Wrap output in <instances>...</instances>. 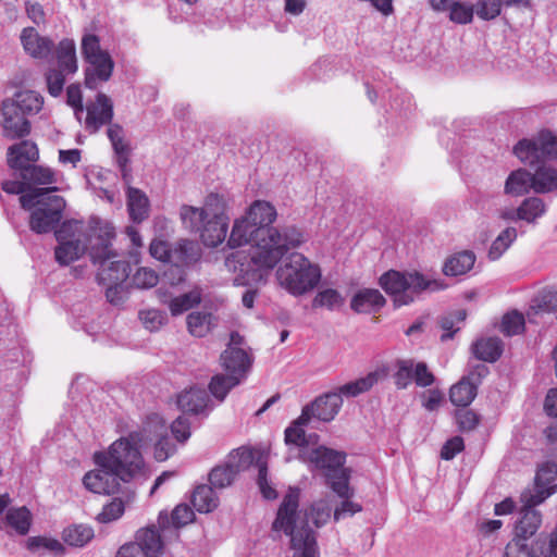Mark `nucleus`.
<instances>
[{
    "mask_svg": "<svg viewBox=\"0 0 557 557\" xmlns=\"http://www.w3.org/2000/svg\"><path fill=\"white\" fill-rule=\"evenodd\" d=\"M38 158V147L30 140H22L8 149V164L20 173L30 166L32 162H36Z\"/></svg>",
    "mask_w": 557,
    "mask_h": 557,
    "instance_id": "obj_24",
    "label": "nucleus"
},
{
    "mask_svg": "<svg viewBox=\"0 0 557 557\" xmlns=\"http://www.w3.org/2000/svg\"><path fill=\"white\" fill-rule=\"evenodd\" d=\"M5 520L18 534L28 533L32 524V513L26 507L12 508L7 512Z\"/></svg>",
    "mask_w": 557,
    "mask_h": 557,
    "instance_id": "obj_47",
    "label": "nucleus"
},
{
    "mask_svg": "<svg viewBox=\"0 0 557 557\" xmlns=\"http://www.w3.org/2000/svg\"><path fill=\"white\" fill-rule=\"evenodd\" d=\"M433 10L448 12L449 20L461 25L471 23L475 12L473 4L455 0H435Z\"/></svg>",
    "mask_w": 557,
    "mask_h": 557,
    "instance_id": "obj_26",
    "label": "nucleus"
},
{
    "mask_svg": "<svg viewBox=\"0 0 557 557\" xmlns=\"http://www.w3.org/2000/svg\"><path fill=\"white\" fill-rule=\"evenodd\" d=\"M201 257V250L197 242L182 239L172 249L171 263L188 267L196 263Z\"/></svg>",
    "mask_w": 557,
    "mask_h": 557,
    "instance_id": "obj_32",
    "label": "nucleus"
},
{
    "mask_svg": "<svg viewBox=\"0 0 557 557\" xmlns=\"http://www.w3.org/2000/svg\"><path fill=\"white\" fill-rule=\"evenodd\" d=\"M343 296L333 288H326L319 292L312 300L313 308H326L335 310L344 305Z\"/></svg>",
    "mask_w": 557,
    "mask_h": 557,
    "instance_id": "obj_55",
    "label": "nucleus"
},
{
    "mask_svg": "<svg viewBox=\"0 0 557 557\" xmlns=\"http://www.w3.org/2000/svg\"><path fill=\"white\" fill-rule=\"evenodd\" d=\"M201 301L200 289H193L188 293L172 298L169 301V309L173 315L182 314L183 312L194 308Z\"/></svg>",
    "mask_w": 557,
    "mask_h": 557,
    "instance_id": "obj_49",
    "label": "nucleus"
},
{
    "mask_svg": "<svg viewBox=\"0 0 557 557\" xmlns=\"http://www.w3.org/2000/svg\"><path fill=\"white\" fill-rule=\"evenodd\" d=\"M58 67L67 74L77 72L76 47L73 39H62L55 48Z\"/></svg>",
    "mask_w": 557,
    "mask_h": 557,
    "instance_id": "obj_34",
    "label": "nucleus"
},
{
    "mask_svg": "<svg viewBox=\"0 0 557 557\" xmlns=\"http://www.w3.org/2000/svg\"><path fill=\"white\" fill-rule=\"evenodd\" d=\"M435 381V376L429 370L425 362H414L413 382L420 387L431 386Z\"/></svg>",
    "mask_w": 557,
    "mask_h": 557,
    "instance_id": "obj_64",
    "label": "nucleus"
},
{
    "mask_svg": "<svg viewBox=\"0 0 557 557\" xmlns=\"http://www.w3.org/2000/svg\"><path fill=\"white\" fill-rule=\"evenodd\" d=\"M143 445L144 434L135 431L113 442L108 450L95 453L97 469L84 475V486L97 494L120 492L122 483L132 481L144 471L145 461L140 453Z\"/></svg>",
    "mask_w": 557,
    "mask_h": 557,
    "instance_id": "obj_2",
    "label": "nucleus"
},
{
    "mask_svg": "<svg viewBox=\"0 0 557 557\" xmlns=\"http://www.w3.org/2000/svg\"><path fill=\"white\" fill-rule=\"evenodd\" d=\"M21 42L25 52L35 59H47L54 47L50 38L40 36L34 27L22 30Z\"/></svg>",
    "mask_w": 557,
    "mask_h": 557,
    "instance_id": "obj_25",
    "label": "nucleus"
},
{
    "mask_svg": "<svg viewBox=\"0 0 557 557\" xmlns=\"http://www.w3.org/2000/svg\"><path fill=\"white\" fill-rule=\"evenodd\" d=\"M4 101L7 114L9 115L8 123H10L11 114H14L15 110L21 111L28 116L37 114L44 106L42 96L34 90L17 91L12 99H7ZM7 128L11 129V124H9Z\"/></svg>",
    "mask_w": 557,
    "mask_h": 557,
    "instance_id": "obj_20",
    "label": "nucleus"
},
{
    "mask_svg": "<svg viewBox=\"0 0 557 557\" xmlns=\"http://www.w3.org/2000/svg\"><path fill=\"white\" fill-rule=\"evenodd\" d=\"M66 75H69V74L59 67L58 69H49L46 72L45 78H46V83H47L48 92L52 97H58L63 91Z\"/></svg>",
    "mask_w": 557,
    "mask_h": 557,
    "instance_id": "obj_58",
    "label": "nucleus"
},
{
    "mask_svg": "<svg viewBox=\"0 0 557 557\" xmlns=\"http://www.w3.org/2000/svg\"><path fill=\"white\" fill-rule=\"evenodd\" d=\"M55 237L59 242L55 259L61 265H69L86 251L96 262L107 256L114 228L97 218H91L87 224L79 220H67L55 231Z\"/></svg>",
    "mask_w": 557,
    "mask_h": 557,
    "instance_id": "obj_3",
    "label": "nucleus"
},
{
    "mask_svg": "<svg viewBox=\"0 0 557 557\" xmlns=\"http://www.w3.org/2000/svg\"><path fill=\"white\" fill-rule=\"evenodd\" d=\"M379 381V373L376 371L368 373L366 376L348 382L335 391L334 393L341 394L343 397H357L358 395L370 391Z\"/></svg>",
    "mask_w": 557,
    "mask_h": 557,
    "instance_id": "obj_38",
    "label": "nucleus"
},
{
    "mask_svg": "<svg viewBox=\"0 0 557 557\" xmlns=\"http://www.w3.org/2000/svg\"><path fill=\"white\" fill-rule=\"evenodd\" d=\"M127 210L133 222L139 223L148 218L149 200L144 191L135 187L127 188Z\"/></svg>",
    "mask_w": 557,
    "mask_h": 557,
    "instance_id": "obj_33",
    "label": "nucleus"
},
{
    "mask_svg": "<svg viewBox=\"0 0 557 557\" xmlns=\"http://www.w3.org/2000/svg\"><path fill=\"white\" fill-rule=\"evenodd\" d=\"M214 317L210 312L194 311L186 318L187 329L193 336L203 337L213 326Z\"/></svg>",
    "mask_w": 557,
    "mask_h": 557,
    "instance_id": "obj_44",
    "label": "nucleus"
},
{
    "mask_svg": "<svg viewBox=\"0 0 557 557\" xmlns=\"http://www.w3.org/2000/svg\"><path fill=\"white\" fill-rule=\"evenodd\" d=\"M299 499L300 490L289 487L277 509L272 530L282 531L290 536L293 557H318L315 532L309 525H305V518H300Z\"/></svg>",
    "mask_w": 557,
    "mask_h": 557,
    "instance_id": "obj_4",
    "label": "nucleus"
},
{
    "mask_svg": "<svg viewBox=\"0 0 557 557\" xmlns=\"http://www.w3.org/2000/svg\"><path fill=\"white\" fill-rule=\"evenodd\" d=\"M522 4L528 2H508L507 0H480L474 5L476 15L485 21L493 20L500 14L503 5Z\"/></svg>",
    "mask_w": 557,
    "mask_h": 557,
    "instance_id": "obj_51",
    "label": "nucleus"
},
{
    "mask_svg": "<svg viewBox=\"0 0 557 557\" xmlns=\"http://www.w3.org/2000/svg\"><path fill=\"white\" fill-rule=\"evenodd\" d=\"M252 462L250 449L240 447L233 450L226 461L214 467L209 473V482L214 488H224L231 485L235 476Z\"/></svg>",
    "mask_w": 557,
    "mask_h": 557,
    "instance_id": "obj_11",
    "label": "nucleus"
},
{
    "mask_svg": "<svg viewBox=\"0 0 557 557\" xmlns=\"http://www.w3.org/2000/svg\"><path fill=\"white\" fill-rule=\"evenodd\" d=\"M240 383L242 381L238 380V376H233L227 373L216 374L211 379L209 389L216 399L222 401L228 392Z\"/></svg>",
    "mask_w": 557,
    "mask_h": 557,
    "instance_id": "obj_48",
    "label": "nucleus"
},
{
    "mask_svg": "<svg viewBox=\"0 0 557 557\" xmlns=\"http://www.w3.org/2000/svg\"><path fill=\"white\" fill-rule=\"evenodd\" d=\"M21 177L26 183L37 185H49L55 183L54 172L42 165H30L21 173Z\"/></svg>",
    "mask_w": 557,
    "mask_h": 557,
    "instance_id": "obj_50",
    "label": "nucleus"
},
{
    "mask_svg": "<svg viewBox=\"0 0 557 557\" xmlns=\"http://www.w3.org/2000/svg\"><path fill=\"white\" fill-rule=\"evenodd\" d=\"M518 237L517 228L508 226L503 230L498 236L492 242L487 257L491 261L498 260L516 242Z\"/></svg>",
    "mask_w": 557,
    "mask_h": 557,
    "instance_id": "obj_40",
    "label": "nucleus"
},
{
    "mask_svg": "<svg viewBox=\"0 0 557 557\" xmlns=\"http://www.w3.org/2000/svg\"><path fill=\"white\" fill-rule=\"evenodd\" d=\"M525 542V540L515 535L506 545L504 557H532L533 546L529 548Z\"/></svg>",
    "mask_w": 557,
    "mask_h": 557,
    "instance_id": "obj_63",
    "label": "nucleus"
},
{
    "mask_svg": "<svg viewBox=\"0 0 557 557\" xmlns=\"http://www.w3.org/2000/svg\"><path fill=\"white\" fill-rule=\"evenodd\" d=\"M224 200L218 194H210L206 197L202 208L184 205L181 207V219L184 225L196 226L207 218L226 216L223 212Z\"/></svg>",
    "mask_w": 557,
    "mask_h": 557,
    "instance_id": "obj_16",
    "label": "nucleus"
},
{
    "mask_svg": "<svg viewBox=\"0 0 557 557\" xmlns=\"http://www.w3.org/2000/svg\"><path fill=\"white\" fill-rule=\"evenodd\" d=\"M471 352L478 360L495 362L503 354V342L496 336L478 338L471 345Z\"/></svg>",
    "mask_w": 557,
    "mask_h": 557,
    "instance_id": "obj_30",
    "label": "nucleus"
},
{
    "mask_svg": "<svg viewBox=\"0 0 557 557\" xmlns=\"http://www.w3.org/2000/svg\"><path fill=\"white\" fill-rule=\"evenodd\" d=\"M533 175L524 169L512 171L506 180L505 193L511 196H522L533 189Z\"/></svg>",
    "mask_w": 557,
    "mask_h": 557,
    "instance_id": "obj_35",
    "label": "nucleus"
},
{
    "mask_svg": "<svg viewBox=\"0 0 557 557\" xmlns=\"http://www.w3.org/2000/svg\"><path fill=\"white\" fill-rule=\"evenodd\" d=\"M381 287L388 294L396 307L413 302L424 290H436L440 285L423 274L389 270L380 277Z\"/></svg>",
    "mask_w": 557,
    "mask_h": 557,
    "instance_id": "obj_7",
    "label": "nucleus"
},
{
    "mask_svg": "<svg viewBox=\"0 0 557 557\" xmlns=\"http://www.w3.org/2000/svg\"><path fill=\"white\" fill-rule=\"evenodd\" d=\"M299 456L309 467L325 470L329 485H331L332 480H338L342 472L350 478L349 470L344 468L346 460L344 453L319 446L315 448H304L300 450Z\"/></svg>",
    "mask_w": 557,
    "mask_h": 557,
    "instance_id": "obj_9",
    "label": "nucleus"
},
{
    "mask_svg": "<svg viewBox=\"0 0 557 557\" xmlns=\"http://www.w3.org/2000/svg\"><path fill=\"white\" fill-rule=\"evenodd\" d=\"M212 485H199L195 488L191 503L195 509L199 512H210L218 506V497L213 491Z\"/></svg>",
    "mask_w": 557,
    "mask_h": 557,
    "instance_id": "obj_43",
    "label": "nucleus"
},
{
    "mask_svg": "<svg viewBox=\"0 0 557 557\" xmlns=\"http://www.w3.org/2000/svg\"><path fill=\"white\" fill-rule=\"evenodd\" d=\"M94 537V530L84 524H74L64 529L63 541L74 547H83Z\"/></svg>",
    "mask_w": 557,
    "mask_h": 557,
    "instance_id": "obj_46",
    "label": "nucleus"
},
{
    "mask_svg": "<svg viewBox=\"0 0 557 557\" xmlns=\"http://www.w3.org/2000/svg\"><path fill=\"white\" fill-rule=\"evenodd\" d=\"M524 330V317L518 311H512L503 317L500 331L507 336L520 334Z\"/></svg>",
    "mask_w": 557,
    "mask_h": 557,
    "instance_id": "obj_57",
    "label": "nucleus"
},
{
    "mask_svg": "<svg viewBox=\"0 0 557 557\" xmlns=\"http://www.w3.org/2000/svg\"><path fill=\"white\" fill-rule=\"evenodd\" d=\"M82 55L85 61L94 59L96 57H104L110 54L108 51L103 50L100 46V39L97 35L86 34L82 38Z\"/></svg>",
    "mask_w": 557,
    "mask_h": 557,
    "instance_id": "obj_56",
    "label": "nucleus"
},
{
    "mask_svg": "<svg viewBox=\"0 0 557 557\" xmlns=\"http://www.w3.org/2000/svg\"><path fill=\"white\" fill-rule=\"evenodd\" d=\"M474 262V252L465 250L447 259L443 267V272L445 275L450 276L463 275L473 268Z\"/></svg>",
    "mask_w": 557,
    "mask_h": 557,
    "instance_id": "obj_37",
    "label": "nucleus"
},
{
    "mask_svg": "<svg viewBox=\"0 0 557 557\" xmlns=\"http://www.w3.org/2000/svg\"><path fill=\"white\" fill-rule=\"evenodd\" d=\"M307 235L295 226L257 227L247 216L235 220L227 245L231 248L253 243L250 253L235 251L225 259L228 271L238 273L240 284L260 282L289 249L307 242Z\"/></svg>",
    "mask_w": 557,
    "mask_h": 557,
    "instance_id": "obj_1",
    "label": "nucleus"
},
{
    "mask_svg": "<svg viewBox=\"0 0 557 557\" xmlns=\"http://www.w3.org/2000/svg\"><path fill=\"white\" fill-rule=\"evenodd\" d=\"M307 424L308 423H300L299 418L294 421L293 424L285 430V443L287 445H296L300 447V450L309 448L307 446L306 434L302 428Z\"/></svg>",
    "mask_w": 557,
    "mask_h": 557,
    "instance_id": "obj_60",
    "label": "nucleus"
},
{
    "mask_svg": "<svg viewBox=\"0 0 557 557\" xmlns=\"http://www.w3.org/2000/svg\"><path fill=\"white\" fill-rule=\"evenodd\" d=\"M166 431L168 428L165 421L158 413L148 416L143 430L140 431L144 434L145 444L148 441L151 442L157 440L154 446V458L158 461H164L175 453V445L169 438Z\"/></svg>",
    "mask_w": 557,
    "mask_h": 557,
    "instance_id": "obj_12",
    "label": "nucleus"
},
{
    "mask_svg": "<svg viewBox=\"0 0 557 557\" xmlns=\"http://www.w3.org/2000/svg\"><path fill=\"white\" fill-rule=\"evenodd\" d=\"M244 338L237 332H233L230 343L220 356L223 370L227 374L238 376L242 382L247 377L253 363V356L244 347Z\"/></svg>",
    "mask_w": 557,
    "mask_h": 557,
    "instance_id": "obj_10",
    "label": "nucleus"
},
{
    "mask_svg": "<svg viewBox=\"0 0 557 557\" xmlns=\"http://www.w3.org/2000/svg\"><path fill=\"white\" fill-rule=\"evenodd\" d=\"M195 519L194 510L186 504L177 505L171 516L161 511L158 517V527L166 539H177L178 530Z\"/></svg>",
    "mask_w": 557,
    "mask_h": 557,
    "instance_id": "obj_19",
    "label": "nucleus"
},
{
    "mask_svg": "<svg viewBox=\"0 0 557 557\" xmlns=\"http://www.w3.org/2000/svg\"><path fill=\"white\" fill-rule=\"evenodd\" d=\"M276 215V210L270 202L264 200H256L249 207L246 216L257 227H272L271 224L275 221Z\"/></svg>",
    "mask_w": 557,
    "mask_h": 557,
    "instance_id": "obj_36",
    "label": "nucleus"
},
{
    "mask_svg": "<svg viewBox=\"0 0 557 557\" xmlns=\"http://www.w3.org/2000/svg\"><path fill=\"white\" fill-rule=\"evenodd\" d=\"M515 156L523 163L535 165L545 159H557V137L542 131L534 139H521L513 147Z\"/></svg>",
    "mask_w": 557,
    "mask_h": 557,
    "instance_id": "obj_8",
    "label": "nucleus"
},
{
    "mask_svg": "<svg viewBox=\"0 0 557 557\" xmlns=\"http://www.w3.org/2000/svg\"><path fill=\"white\" fill-rule=\"evenodd\" d=\"M113 119L112 100L99 92L94 103L87 107L86 127L96 133L102 125L110 124Z\"/></svg>",
    "mask_w": 557,
    "mask_h": 557,
    "instance_id": "obj_22",
    "label": "nucleus"
},
{
    "mask_svg": "<svg viewBox=\"0 0 557 557\" xmlns=\"http://www.w3.org/2000/svg\"><path fill=\"white\" fill-rule=\"evenodd\" d=\"M2 116H3L2 127H3L4 137H7L9 139H16V138L25 137L29 134L30 123L27 119V115L17 110H15L14 114L13 113L11 114V117H10L11 129L7 128L9 126V123H8L9 115L7 114L5 101L2 102Z\"/></svg>",
    "mask_w": 557,
    "mask_h": 557,
    "instance_id": "obj_31",
    "label": "nucleus"
},
{
    "mask_svg": "<svg viewBox=\"0 0 557 557\" xmlns=\"http://www.w3.org/2000/svg\"><path fill=\"white\" fill-rule=\"evenodd\" d=\"M522 507L520 517L515 524V535L523 540L533 536L542 524V515L535 507L539 504H529L525 499H521Z\"/></svg>",
    "mask_w": 557,
    "mask_h": 557,
    "instance_id": "obj_23",
    "label": "nucleus"
},
{
    "mask_svg": "<svg viewBox=\"0 0 557 557\" xmlns=\"http://www.w3.org/2000/svg\"><path fill=\"white\" fill-rule=\"evenodd\" d=\"M209 396L203 388H190L177 396V406L184 413H202L207 410Z\"/></svg>",
    "mask_w": 557,
    "mask_h": 557,
    "instance_id": "obj_29",
    "label": "nucleus"
},
{
    "mask_svg": "<svg viewBox=\"0 0 557 557\" xmlns=\"http://www.w3.org/2000/svg\"><path fill=\"white\" fill-rule=\"evenodd\" d=\"M57 188H32L20 197L21 207L32 211L29 227L37 234H46L60 223L66 202L63 197L52 194Z\"/></svg>",
    "mask_w": 557,
    "mask_h": 557,
    "instance_id": "obj_5",
    "label": "nucleus"
},
{
    "mask_svg": "<svg viewBox=\"0 0 557 557\" xmlns=\"http://www.w3.org/2000/svg\"><path fill=\"white\" fill-rule=\"evenodd\" d=\"M124 510V502L121 498H113L109 504L103 506L97 519L99 522L109 523L122 517Z\"/></svg>",
    "mask_w": 557,
    "mask_h": 557,
    "instance_id": "obj_62",
    "label": "nucleus"
},
{
    "mask_svg": "<svg viewBox=\"0 0 557 557\" xmlns=\"http://www.w3.org/2000/svg\"><path fill=\"white\" fill-rule=\"evenodd\" d=\"M330 487L338 497L343 499L339 506L334 509L335 521H338L342 518L348 516H354L355 513L362 510V506L351 499L355 495V491L349 485V476H347L344 472L341 473L338 480L331 481Z\"/></svg>",
    "mask_w": 557,
    "mask_h": 557,
    "instance_id": "obj_18",
    "label": "nucleus"
},
{
    "mask_svg": "<svg viewBox=\"0 0 557 557\" xmlns=\"http://www.w3.org/2000/svg\"><path fill=\"white\" fill-rule=\"evenodd\" d=\"M532 546V557H557V528L546 536L541 535Z\"/></svg>",
    "mask_w": 557,
    "mask_h": 557,
    "instance_id": "obj_54",
    "label": "nucleus"
},
{
    "mask_svg": "<svg viewBox=\"0 0 557 557\" xmlns=\"http://www.w3.org/2000/svg\"><path fill=\"white\" fill-rule=\"evenodd\" d=\"M111 249L107 256L100 257L95 263L99 264L97 281L99 284H124L129 276L131 265L126 260H116Z\"/></svg>",
    "mask_w": 557,
    "mask_h": 557,
    "instance_id": "obj_15",
    "label": "nucleus"
},
{
    "mask_svg": "<svg viewBox=\"0 0 557 557\" xmlns=\"http://www.w3.org/2000/svg\"><path fill=\"white\" fill-rule=\"evenodd\" d=\"M164 540L168 539L164 537L160 528L151 525L139 530L134 543L143 547L146 557H159L163 550Z\"/></svg>",
    "mask_w": 557,
    "mask_h": 557,
    "instance_id": "obj_27",
    "label": "nucleus"
},
{
    "mask_svg": "<svg viewBox=\"0 0 557 557\" xmlns=\"http://www.w3.org/2000/svg\"><path fill=\"white\" fill-rule=\"evenodd\" d=\"M88 66L85 69V86L88 89H97L101 84L108 82L114 70V61L110 54L96 57L86 61Z\"/></svg>",
    "mask_w": 557,
    "mask_h": 557,
    "instance_id": "obj_21",
    "label": "nucleus"
},
{
    "mask_svg": "<svg viewBox=\"0 0 557 557\" xmlns=\"http://www.w3.org/2000/svg\"><path fill=\"white\" fill-rule=\"evenodd\" d=\"M546 206L541 198L529 197L517 208V219L528 223H534L536 219L544 215Z\"/></svg>",
    "mask_w": 557,
    "mask_h": 557,
    "instance_id": "obj_45",
    "label": "nucleus"
},
{
    "mask_svg": "<svg viewBox=\"0 0 557 557\" xmlns=\"http://www.w3.org/2000/svg\"><path fill=\"white\" fill-rule=\"evenodd\" d=\"M413 359L396 360L393 379L398 389H405L413 382Z\"/></svg>",
    "mask_w": 557,
    "mask_h": 557,
    "instance_id": "obj_53",
    "label": "nucleus"
},
{
    "mask_svg": "<svg viewBox=\"0 0 557 557\" xmlns=\"http://www.w3.org/2000/svg\"><path fill=\"white\" fill-rule=\"evenodd\" d=\"M139 318L144 326L150 332L158 331L168 322V314L164 311L158 309L140 311Z\"/></svg>",
    "mask_w": 557,
    "mask_h": 557,
    "instance_id": "obj_59",
    "label": "nucleus"
},
{
    "mask_svg": "<svg viewBox=\"0 0 557 557\" xmlns=\"http://www.w3.org/2000/svg\"><path fill=\"white\" fill-rule=\"evenodd\" d=\"M321 277L319 264L311 262L299 252L290 253L276 270L280 286L296 297L313 290Z\"/></svg>",
    "mask_w": 557,
    "mask_h": 557,
    "instance_id": "obj_6",
    "label": "nucleus"
},
{
    "mask_svg": "<svg viewBox=\"0 0 557 557\" xmlns=\"http://www.w3.org/2000/svg\"><path fill=\"white\" fill-rule=\"evenodd\" d=\"M533 175V190L545 194L557 190V170L550 166H539Z\"/></svg>",
    "mask_w": 557,
    "mask_h": 557,
    "instance_id": "obj_42",
    "label": "nucleus"
},
{
    "mask_svg": "<svg viewBox=\"0 0 557 557\" xmlns=\"http://www.w3.org/2000/svg\"><path fill=\"white\" fill-rule=\"evenodd\" d=\"M343 405L341 394L329 392L315 398L310 405H307L299 416L300 423H309L311 418L323 422L332 421L338 413Z\"/></svg>",
    "mask_w": 557,
    "mask_h": 557,
    "instance_id": "obj_14",
    "label": "nucleus"
},
{
    "mask_svg": "<svg viewBox=\"0 0 557 557\" xmlns=\"http://www.w3.org/2000/svg\"><path fill=\"white\" fill-rule=\"evenodd\" d=\"M331 513L332 506L327 498L315 500L305 510V525L311 521L317 528H320L329 521Z\"/></svg>",
    "mask_w": 557,
    "mask_h": 557,
    "instance_id": "obj_41",
    "label": "nucleus"
},
{
    "mask_svg": "<svg viewBox=\"0 0 557 557\" xmlns=\"http://www.w3.org/2000/svg\"><path fill=\"white\" fill-rule=\"evenodd\" d=\"M557 463L554 461L543 462L536 471L534 490H527L521 494V499L529 504H542L546 498L557 492Z\"/></svg>",
    "mask_w": 557,
    "mask_h": 557,
    "instance_id": "obj_13",
    "label": "nucleus"
},
{
    "mask_svg": "<svg viewBox=\"0 0 557 557\" xmlns=\"http://www.w3.org/2000/svg\"><path fill=\"white\" fill-rule=\"evenodd\" d=\"M385 305V298L379 289L363 288L356 293L350 301V308L357 313H370L380 310Z\"/></svg>",
    "mask_w": 557,
    "mask_h": 557,
    "instance_id": "obj_28",
    "label": "nucleus"
},
{
    "mask_svg": "<svg viewBox=\"0 0 557 557\" xmlns=\"http://www.w3.org/2000/svg\"><path fill=\"white\" fill-rule=\"evenodd\" d=\"M478 388L463 376L449 389V399L457 407H468L475 398Z\"/></svg>",
    "mask_w": 557,
    "mask_h": 557,
    "instance_id": "obj_39",
    "label": "nucleus"
},
{
    "mask_svg": "<svg viewBox=\"0 0 557 557\" xmlns=\"http://www.w3.org/2000/svg\"><path fill=\"white\" fill-rule=\"evenodd\" d=\"M190 232L198 233L205 246L216 247L222 244L226 237L228 228V218L218 216L207 218L196 226L184 225Z\"/></svg>",
    "mask_w": 557,
    "mask_h": 557,
    "instance_id": "obj_17",
    "label": "nucleus"
},
{
    "mask_svg": "<svg viewBox=\"0 0 557 557\" xmlns=\"http://www.w3.org/2000/svg\"><path fill=\"white\" fill-rule=\"evenodd\" d=\"M26 547L32 553L50 552L54 555H62L64 553V547L60 541L46 536L28 537Z\"/></svg>",
    "mask_w": 557,
    "mask_h": 557,
    "instance_id": "obj_52",
    "label": "nucleus"
},
{
    "mask_svg": "<svg viewBox=\"0 0 557 557\" xmlns=\"http://www.w3.org/2000/svg\"><path fill=\"white\" fill-rule=\"evenodd\" d=\"M158 282V273L149 268H139L132 276V284L141 289L152 288Z\"/></svg>",
    "mask_w": 557,
    "mask_h": 557,
    "instance_id": "obj_61",
    "label": "nucleus"
}]
</instances>
